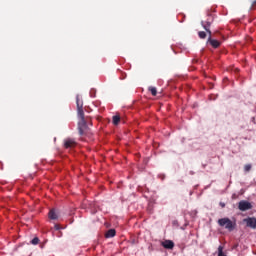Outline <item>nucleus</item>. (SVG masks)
<instances>
[{
    "instance_id": "2eb2a0df",
    "label": "nucleus",
    "mask_w": 256,
    "mask_h": 256,
    "mask_svg": "<svg viewBox=\"0 0 256 256\" xmlns=\"http://www.w3.org/2000/svg\"><path fill=\"white\" fill-rule=\"evenodd\" d=\"M244 171H246V173H249V171H251V164H246L244 166Z\"/></svg>"
},
{
    "instance_id": "6e6552de",
    "label": "nucleus",
    "mask_w": 256,
    "mask_h": 256,
    "mask_svg": "<svg viewBox=\"0 0 256 256\" xmlns=\"http://www.w3.org/2000/svg\"><path fill=\"white\" fill-rule=\"evenodd\" d=\"M201 25L203 29L208 32V35H211V30L209 29V27H211V20L208 19L206 22L202 21Z\"/></svg>"
},
{
    "instance_id": "4468645a",
    "label": "nucleus",
    "mask_w": 256,
    "mask_h": 256,
    "mask_svg": "<svg viewBox=\"0 0 256 256\" xmlns=\"http://www.w3.org/2000/svg\"><path fill=\"white\" fill-rule=\"evenodd\" d=\"M198 36L200 39H205L207 37V33L205 31L198 32Z\"/></svg>"
},
{
    "instance_id": "423d86ee",
    "label": "nucleus",
    "mask_w": 256,
    "mask_h": 256,
    "mask_svg": "<svg viewBox=\"0 0 256 256\" xmlns=\"http://www.w3.org/2000/svg\"><path fill=\"white\" fill-rule=\"evenodd\" d=\"M207 43H210V45L214 49H217V48H219L221 46V42H219V40L212 39L211 35H209Z\"/></svg>"
},
{
    "instance_id": "9b49d317",
    "label": "nucleus",
    "mask_w": 256,
    "mask_h": 256,
    "mask_svg": "<svg viewBox=\"0 0 256 256\" xmlns=\"http://www.w3.org/2000/svg\"><path fill=\"white\" fill-rule=\"evenodd\" d=\"M120 121H121V116H119V115L113 116V118H112L113 125H119Z\"/></svg>"
},
{
    "instance_id": "a211bd4d",
    "label": "nucleus",
    "mask_w": 256,
    "mask_h": 256,
    "mask_svg": "<svg viewBox=\"0 0 256 256\" xmlns=\"http://www.w3.org/2000/svg\"><path fill=\"white\" fill-rule=\"evenodd\" d=\"M54 228L56 229V231H59V229H60L59 225H57V224L54 226Z\"/></svg>"
},
{
    "instance_id": "9d476101",
    "label": "nucleus",
    "mask_w": 256,
    "mask_h": 256,
    "mask_svg": "<svg viewBox=\"0 0 256 256\" xmlns=\"http://www.w3.org/2000/svg\"><path fill=\"white\" fill-rule=\"evenodd\" d=\"M115 235H117V231H115V229H109V230L105 233L106 239H111V237H115Z\"/></svg>"
},
{
    "instance_id": "1a4fd4ad",
    "label": "nucleus",
    "mask_w": 256,
    "mask_h": 256,
    "mask_svg": "<svg viewBox=\"0 0 256 256\" xmlns=\"http://www.w3.org/2000/svg\"><path fill=\"white\" fill-rule=\"evenodd\" d=\"M49 219H52L53 221L59 219V214L55 211V209H52L48 213Z\"/></svg>"
},
{
    "instance_id": "aec40b11",
    "label": "nucleus",
    "mask_w": 256,
    "mask_h": 256,
    "mask_svg": "<svg viewBox=\"0 0 256 256\" xmlns=\"http://www.w3.org/2000/svg\"><path fill=\"white\" fill-rule=\"evenodd\" d=\"M237 72H239V69H236Z\"/></svg>"
},
{
    "instance_id": "20e7f679",
    "label": "nucleus",
    "mask_w": 256,
    "mask_h": 256,
    "mask_svg": "<svg viewBox=\"0 0 256 256\" xmlns=\"http://www.w3.org/2000/svg\"><path fill=\"white\" fill-rule=\"evenodd\" d=\"M244 223H246L247 227H250V229H256V218L255 217L245 218Z\"/></svg>"
},
{
    "instance_id": "f3484780",
    "label": "nucleus",
    "mask_w": 256,
    "mask_h": 256,
    "mask_svg": "<svg viewBox=\"0 0 256 256\" xmlns=\"http://www.w3.org/2000/svg\"><path fill=\"white\" fill-rule=\"evenodd\" d=\"M255 9H256V0L252 2L250 11H255Z\"/></svg>"
},
{
    "instance_id": "f8f14e48",
    "label": "nucleus",
    "mask_w": 256,
    "mask_h": 256,
    "mask_svg": "<svg viewBox=\"0 0 256 256\" xmlns=\"http://www.w3.org/2000/svg\"><path fill=\"white\" fill-rule=\"evenodd\" d=\"M149 91H150L151 95H153V97L157 96V88L151 86V87H149Z\"/></svg>"
},
{
    "instance_id": "f257e3e1",
    "label": "nucleus",
    "mask_w": 256,
    "mask_h": 256,
    "mask_svg": "<svg viewBox=\"0 0 256 256\" xmlns=\"http://www.w3.org/2000/svg\"><path fill=\"white\" fill-rule=\"evenodd\" d=\"M76 105H77V115H78V133L79 135H83L85 131H87L88 126L87 122L89 121V117L85 118V112L83 111V100L81 96H76Z\"/></svg>"
},
{
    "instance_id": "f03ea898",
    "label": "nucleus",
    "mask_w": 256,
    "mask_h": 256,
    "mask_svg": "<svg viewBox=\"0 0 256 256\" xmlns=\"http://www.w3.org/2000/svg\"><path fill=\"white\" fill-rule=\"evenodd\" d=\"M218 225L220 227H225V229H228V231H233L235 227H237V223L231 221L229 218H222L218 220Z\"/></svg>"
},
{
    "instance_id": "6ab92c4d",
    "label": "nucleus",
    "mask_w": 256,
    "mask_h": 256,
    "mask_svg": "<svg viewBox=\"0 0 256 256\" xmlns=\"http://www.w3.org/2000/svg\"><path fill=\"white\" fill-rule=\"evenodd\" d=\"M221 207H225V204H221Z\"/></svg>"
},
{
    "instance_id": "0eeeda50",
    "label": "nucleus",
    "mask_w": 256,
    "mask_h": 256,
    "mask_svg": "<svg viewBox=\"0 0 256 256\" xmlns=\"http://www.w3.org/2000/svg\"><path fill=\"white\" fill-rule=\"evenodd\" d=\"M161 245L164 249H173V247H175V243L172 240H165Z\"/></svg>"
},
{
    "instance_id": "ddd939ff",
    "label": "nucleus",
    "mask_w": 256,
    "mask_h": 256,
    "mask_svg": "<svg viewBox=\"0 0 256 256\" xmlns=\"http://www.w3.org/2000/svg\"><path fill=\"white\" fill-rule=\"evenodd\" d=\"M218 256H227L224 252H223V246L220 245L218 247Z\"/></svg>"
},
{
    "instance_id": "7ed1b4c3",
    "label": "nucleus",
    "mask_w": 256,
    "mask_h": 256,
    "mask_svg": "<svg viewBox=\"0 0 256 256\" xmlns=\"http://www.w3.org/2000/svg\"><path fill=\"white\" fill-rule=\"evenodd\" d=\"M238 209L239 211H249L250 209H253V205L247 200H241L238 203Z\"/></svg>"
},
{
    "instance_id": "dca6fc26",
    "label": "nucleus",
    "mask_w": 256,
    "mask_h": 256,
    "mask_svg": "<svg viewBox=\"0 0 256 256\" xmlns=\"http://www.w3.org/2000/svg\"><path fill=\"white\" fill-rule=\"evenodd\" d=\"M32 245H39V238L35 237L31 241Z\"/></svg>"
},
{
    "instance_id": "39448f33",
    "label": "nucleus",
    "mask_w": 256,
    "mask_h": 256,
    "mask_svg": "<svg viewBox=\"0 0 256 256\" xmlns=\"http://www.w3.org/2000/svg\"><path fill=\"white\" fill-rule=\"evenodd\" d=\"M75 145H77V142H75V139L73 138H67L66 140H64L65 149H71L75 147Z\"/></svg>"
}]
</instances>
